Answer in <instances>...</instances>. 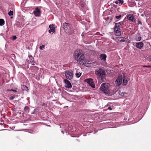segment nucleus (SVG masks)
Returning <instances> with one entry per match:
<instances>
[{
  "label": "nucleus",
  "instance_id": "1",
  "mask_svg": "<svg viewBox=\"0 0 151 151\" xmlns=\"http://www.w3.org/2000/svg\"><path fill=\"white\" fill-rule=\"evenodd\" d=\"M73 56L75 60L78 62H80L84 58L83 52L80 49H78L75 51Z\"/></svg>",
  "mask_w": 151,
  "mask_h": 151
},
{
  "label": "nucleus",
  "instance_id": "2",
  "mask_svg": "<svg viewBox=\"0 0 151 151\" xmlns=\"http://www.w3.org/2000/svg\"><path fill=\"white\" fill-rule=\"evenodd\" d=\"M110 86V85L109 83H104L101 86L100 90L105 94H109L110 93L109 91Z\"/></svg>",
  "mask_w": 151,
  "mask_h": 151
},
{
  "label": "nucleus",
  "instance_id": "3",
  "mask_svg": "<svg viewBox=\"0 0 151 151\" xmlns=\"http://www.w3.org/2000/svg\"><path fill=\"white\" fill-rule=\"evenodd\" d=\"M95 73L98 77L103 78L105 76V71L102 68H99L96 69L95 71Z\"/></svg>",
  "mask_w": 151,
  "mask_h": 151
},
{
  "label": "nucleus",
  "instance_id": "4",
  "mask_svg": "<svg viewBox=\"0 0 151 151\" xmlns=\"http://www.w3.org/2000/svg\"><path fill=\"white\" fill-rule=\"evenodd\" d=\"M63 25L64 29L67 32H72L74 31L72 25L69 23H64L63 24Z\"/></svg>",
  "mask_w": 151,
  "mask_h": 151
},
{
  "label": "nucleus",
  "instance_id": "5",
  "mask_svg": "<svg viewBox=\"0 0 151 151\" xmlns=\"http://www.w3.org/2000/svg\"><path fill=\"white\" fill-rule=\"evenodd\" d=\"M65 74L67 79L70 80L73 78V71L72 70L65 71Z\"/></svg>",
  "mask_w": 151,
  "mask_h": 151
},
{
  "label": "nucleus",
  "instance_id": "6",
  "mask_svg": "<svg viewBox=\"0 0 151 151\" xmlns=\"http://www.w3.org/2000/svg\"><path fill=\"white\" fill-rule=\"evenodd\" d=\"M85 81L92 88H95L94 83L93 79L92 78H87L86 79Z\"/></svg>",
  "mask_w": 151,
  "mask_h": 151
},
{
  "label": "nucleus",
  "instance_id": "7",
  "mask_svg": "<svg viewBox=\"0 0 151 151\" xmlns=\"http://www.w3.org/2000/svg\"><path fill=\"white\" fill-rule=\"evenodd\" d=\"M122 75L119 76L115 81V83L116 86H119L120 85L122 82Z\"/></svg>",
  "mask_w": 151,
  "mask_h": 151
},
{
  "label": "nucleus",
  "instance_id": "8",
  "mask_svg": "<svg viewBox=\"0 0 151 151\" xmlns=\"http://www.w3.org/2000/svg\"><path fill=\"white\" fill-rule=\"evenodd\" d=\"M33 13L35 16L39 17L40 16L41 11L39 9L36 7L35 8V10L33 11Z\"/></svg>",
  "mask_w": 151,
  "mask_h": 151
},
{
  "label": "nucleus",
  "instance_id": "9",
  "mask_svg": "<svg viewBox=\"0 0 151 151\" xmlns=\"http://www.w3.org/2000/svg\"><path fill=\"white\" fill-rule=\"evenodd\" d=\"M114 31L115 35L116 36H119L121 35V32L120 31V28L119 27L116 28V27H115L114 28Z\"/></svg>",
  "mask_w": 151,
  "mask_h": 151
},
{
  "label": "nucleus",
  "instance_id": "10",
  "mask_svg": "<svg viewBox=\"0 0 151 151\" xmlns=\"http://www.w3.org/2000/svg\"><path fill=\"white\" fill-rule=\"evenodd\" d=\"M64 81L65 83V87L66 88H70L72 87V85L70 81L67 79H65Z\"/></svg>",
  "mask_w": 151,
  "mask_h": 151
},
{
  "label": "nucleus",
  "instance_id": "11",
  "mask_svg": "<svg viewBox=\"0 0 151 151\" xmlns=\"http://www.w3.org/2000/svg\"><path fill=\"white\" fill-rule=\"evenodd\" d=\"M116 40L121 42H127L128 40L125 38L123 37H118L116 38Z\"/></svg>",
  "mask_w": 151,
  "mask_h": 151
},
{
  "label": "nucleus",
  "instance_id": "12",
  "mask_svg": "<svg viewBox=\"0 0 151 151\" xmlns=\"http://www.w3.org/2000/svg\"><path fill=\"white\" fill-rule=\"evenodd\" d=\"M127 19L132 22H135L136 19H134V16L132 14H130L128 15L127 16Z\"/></svg>",
  "mask_w": 151,
  "mask_h": 151
},
{
  "label": "nucleus",
  "instance_id": "13",
  "mask_svg": "<svg viewBox=\"0 0 151 151\" xmlns=\"http://www.w3.org/2000/svg\"><path fill=\"white\" fill-rule=\"evenodd\" d=\"M143 45L144 44L143 42H139L136 44L135 46L139 49H141L143 47Z\"/></svg>",
  "mask_w": 151,
  "mask_h": 151
},
{
  "label": "nucleus",
  "instance_id": "14",
  "mask_svg": "<svg viewBox=\"0 0 151 151\" xmlns=\"http://www.w3.org/2000/svg\"><path fill=\"white\" fill-rule=\"evenodd\" d=\"M106 55L104 54H102L100 55V58L103 61H105L106 60Z\"/></svg>",
  "mask_w": 151,
  "mask_h": 151
},
{
  "label": "nucleus",
  "instance_id": "15",
  "mask_svg": "<svg viewBox=\"0 0 151 151\" xmlns=\"http://www.w3.org/2000/svg\"><path fill=\"white\" fill-rule=\"evenodd\" d=\"M124 2L123 0H117L115 1V3L116 4H118L119 5H122Z\"/></svg>",
  "mask_w": 151,
  "mask_h": 151
},
{
  "label": "nucleus",
  "instance_id": "16",
  "mask_svg": "<svg viewBox=\"0 0 151 151\" xmlns=\"http://www.w3.org/2000/svg\"><path fill=\"white\" fill-rule=\"evenodd\" d=\"M123 85L125 86L127 84L128 81L126 78L124 76L123 77Z\"/></svg>",
  "mask_w": 151,
  "mask_h": 151
},
{
  "label": "nucleus",
  "instance_id": "17",
  "mask_svg": "<svg viewBox=\"0 0 151 151\" xmlns=\"http://www.w3.org/2000/svg\"><path fill=\"white\" fill-rule=\"evenodd\" d=\"M115 27H116V28L118 27H119L120 25H122L123 23V22H120L118 23H115Z\"/></svg>",
  "mask_w": 151,
  "mask_h": 151
},
{
  "label": "nucleus",
  "instance_id": "18",
  "mask_svg": "<svg viewBox=\"0 0 151 151\" xmlns=\"http://www.w3.org/2000/svg\"><path fill=\"white\" fill-rule=\"evenodd\" d=\"M22 90L24 91H28L29 90L28 87L25 85L22 86Z\"/></svg>",
  "mask_w": 151,
  "mask_h": 151
},
{
  "label": "nucleus",
  "instance_id": "19",
  "mask_svg": "<svg viewBox=\"0 0 151 151\" xmlns=\"http://www.w3.org/2000/svg\"><path fill=\"white\" fill-rule=\"evenodd\" d=\"M4 21L3 19H0V25L3 26L4 24Z\"/></svg>",
  "mask_w": 151,
  "mask_h": 151
},
{
  "label": "nucleus",
  "instance_id": "20",
  "mask_svg": "<svg viewBox=\"0 0 151 151\" xmlns=\"http://www.w3.org/2000/svg\"><path fill=\"white\" fill-rule=\"evenodd\" d=\"M81 75V73H76V76L77 78H79Z\"/></svg>",
  "mask_w": 151,
  "mask_h": 151
},
{
  "label": "nucleus",
  "instance_id": "21",
  "mask_svg": "<svg viewBox=\"0 0 151 151\" xmlns=\"http://www.w3.org/2000/svg\"><path fill=\"white\" fill-rule=\"evenodd\" d=\"M29 108L28 106H26L24 108V111L27 112V111H28L29 110Z\"/></svg>",
  "mask_w": 151,
  "mask_h": 151
},
{
  "label": "nucleus",
  "instance_id": "22",
  "mask_svg": "<svg viewBox=\"0 0 151 151\" xmlns=\"http://www.w3.org/2000/svg\"><path fill=\"white\" fill-rule=\"evenodd\" d=\"M136 40L137 41H140L141 40V37H138L136 38Z\"/></svg>",
  "mask_w": 151,
  "mask_h": 151
},
{
  "label": "nucleus",
  "instance_id": "23",
  "mask_svg": "<svg viewBox=\"0 0 151 151\" xmlns=\"http://www.w3.org/2000/svg\"><path fill=\"white\" fill-rule=\"evenodd\" d=\"M13 11H10L9 12L8 14L10 16H12L13 15Z\"/></svg>",
  "mask_w": 151,
  "mask_h": 151
},
{
  "label": "nucleus",
  "instance_id": "24",
  "mask_svg": "<svg viewBox=\"0 0 151 151\" xmlns=\"http://www.w3.org/2000/svg\"><path fill=\"white\" fill-rule=\"evenodd\" d=\"M45 47V45H43L42 46H40L39 48L40 49L42 50L43 48H44Z\"/></svg>",
  "mask_w": 151,
  "mask_h": 151
},
{
  "label": "nucleus",
  "instance_id": "25",
  "mask_svg": "<svg viewBox=\"0 0 151 151\" xmlns=\"http://www.w3.org/2000/svg\"><path fill=\"white\" fill-rule=\"evenodd\" d=\"M122 17V16L121 15H119V16H116L115 17V18L116 19H120V18Z\"/></svg>",
  "mask_w": 151,
  "mask_h": 151
},
{
  "label": "nucleus",
  "instance_id": "26",
  "mask_svg": "<svg viewBox=\"0 0 151 151\" xmlns=\"http://www.w3.org/2000/svg\"><path fill=\"white\" fill-rule=\"evenodd\" d=\"M29 58L31 59L32 61H31L30 62L31 63H32L33 61V60H32V59H33V58L32 56L31 55L30 56H29Z\"/></svg>",
  "mask_w": 151,
  "mask_h": 151
},
{
  "label": "nucleus",
  "instance_id": "27",
  "mask_svg": "<svg viewBox=\"0 0 151 151\" xmlns=\"http://www.w3.org/2000/svg\"><path fill=\"white\" fill-rule=\"evenodd\" d=\"M17 38V37L16 36H14L13 37L12 40H15Z\"/></svg>",
  "mask_w": 151,
  "mask_h": 151
},
{
  "label": "nucleus",
  "instance_id": "28",
  "mask_svg": "<svg viewBox=\"0 0 151 151\" xmlns=\"http://www.w3.org/2000/svg\"><path fill=\"white\" fill-rule=\"evenodd\" d=\"M54 25L52 24V25H50L49 26V28L50 29H52V27H53Z\"/></svg>",
  "mask_w": 151,
  "mask_h": 151
},
{
  "label": "nucleus",
  "instance_id": "29",
  "mask_svg": "<svg viewBox=\"0 0 151 151\" xmlns=\"http://www.w3.org/2000/svg\"><path fill=\"white\" fill-rule=\"evenodd\" d=\"M138 25L140 24L141 25H142V23L140 21L138 20Z\"/></svg>",
  "mask_w": 151,
  "mask_h": 151
},
{
  "label": "nucleus",
  "instance_id": "30",
  "mask_svg": "<svg viewBox=\"0 0 151 151\" xmlns=\"http://www.w3.org/2000/svg\"><path fill=\"white\" fill-rule=\"evenodd\" d=\"M143 67H145L147 68H151V65H144L143 66Z\"/></svg>",
  "mask_w": 151,
  "mask_h": 151
},
{
  "label": "nucleus",
  "instance_id": "31",
  "mask_svg": "<svg viewBox=\"0 0 151 151\" xmlns=\"http://www.w3.org/2000/svg\"><path fill=\"white\" fill-rule=\"evenodd\" d=\"M37 110L36 109H35L34 110V111H33L32 113H31V114H36V111Z\"/></svg>",
  "mask_w": 151,
  "mask_h": 151
},
{
  "label": "nucleus",
  "instance_id": "32",
  "mask_svg": "<svg viewBox=\"0 0 151 151\" xmlns=\"http://www.w3.org/2000/svg\"><path fill=\"white\" fill-rule=\"evenodd\" d=\"M55 27H52V31L53 33H54L55 32Z\"/></svg>",
  "mask_w": 151,
  "mask_h": 151
},
{
  "label": "nucleus",
  "instance_id": "33",
  "mask_svg": "<svg viewBox=\"0 0 151 151\" xmlns=\"http://www.w3.org/2000/svg\"><path fill=\"white\" fill-rule=\"evenodd\" d=\"M14 96H11L10 97V98H9V99L10 100H13V99H14Z\"/></svg>",
  "mask_w": 151,
  "mask_h": 151
},
{
  "label": "nucleus",
  "instance_id": "34",
  "mask_svg": "<svg viewBox=\"0 0 151 151\" xmlns=\"http://www.w3.org/2000/svg\"><path fill=\"white\" fill-rule=\"evenodd\" d=\"M9 91H14V92H17V91L16 90H14L13 89H11V90H10Z\"/></svg>",
  "mask_w": 151,
  "mask_h": 151
},
{
  "label": "nucleus",
  "instance_id": "35",
  "mask_svg": "<svg viewBox=\"0 0 151 151\" xmlns=\"http://www.w3.org/2000/svg\"><path fill=\"white\" fill-rule=\"evenodd\" d=\"M149 58L150 61L151 62V55L149 56Z\"/></svg>",
  "mask_w": 151,
  "mask_h": 151
},
{
  "label": "nucleus",
  "instance_id": "36",
  "mask_svg": "<svg viewBox=\"0 0 151 151\" xmlns=\"http://www.w3.org/2000/svg\"><path fill=\"white\" fill-rule=\"evenodd\" d=\"M50 33L52 32V29H50L48 31Z\"/></svg>",
  "mask_w": 151,
  "mask_h": 151
},
{
  "label": "nucleus",
  "instance_id": "37",
  "mask_svg": "<svg viewBox=\"0 0 151 151\" xmlns=\"http://www.w3.org/2000/svg\"><path fill=\"white\" fill-rule=\"evenodd\" d=\"M108 109L109 110H112V108L111 107H109L108 108Z\"/></svg>",
  "mask_w": 151,
  "mask_h": 151
},
{
  "label": "nucleus",
  "instance_id": "38",
  "mask_svg": "<svg viewBox=\"0 0 151 151\" xmlns=\"http://www.w3.org/2000/svg\"><path fill=\"white\" fill-rule=\"evenodd\" d=\"M5 130V131H6V129H2V130Z\"/></svg>",
  "mask_w": 151,
  "mask_h": 151
},
{
  "label": "nucleus",
  "instance_id": "39",
  "mask_svg": "<svg viewBox=\"0 0 151 151\" xmlns=\"http://www.w3.org/2000/svg\"><path fill=\"white\" fill-rule=\"evenodd\" d=\"M62 132L63 133H64V132H63V131H62Z\"/></svg>",
  "mask_w": 151,
  "mask_h": 151
},
{
  "label": "nucleus",
  "instance_id": "40",
  "mask_svg": "<svg viewBox=\"0 0 151 151\" xmlns=\"http://www.w3.org/2000/svg\"><path fill=\"white\" fill-rule=\"evenodd\" d=\"M32 65H35V64L34 63H33V64H32Z\"/></svg>",
  "mask_w": 151,
  "mask_h": 151
},
{
  "label": "nucleus",
  "instance_id": "41",
  "mask_svg": "<svg viewBox=\"0 0 151 151\" xmlns=\"http://www.w3.org/2000/svg\"><path fill=\"white\" fill-rule=\"evenodd\" d=\"M115 21H116V22H117V21H116V20H115Z\"/></svg>",
  "mask_w": 151,
  "mask_h": 151
}]
</instances>
